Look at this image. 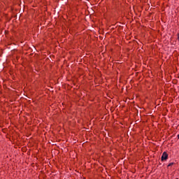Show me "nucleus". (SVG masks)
<instances>
[{
    "mask_svg": "<svg viewBox=\"0 0 179 179\" xmlns=\"http://www.w3.org/2000/svg\"><path fill=\"white\" fill-rule=\"evenodd\" d=\"M170 166H173V163H170L168 166L170 167Z\"/></svg>",
    "mask_w": 179,
    "mask_h": 179,
    "instance_id": "nucleus-3",
    "label": "nucleus"
},
{
    "mask_svg": "<svg viewBox=\"0 0 179 179\" xmlns=\"http://www.w3.org/2000/svg\"><path fill=\"white\" fill-rule=\"evenodd\" d=\"M178 138L179 139V134L178 135Z\"/></svg>",
    "mask_w": 179,
    "mask_h": 179,
    "instance_id": "nucleus-5",
    "label": "nucleus"
},
{
    "mask_svg": "<svg viewBox=\"0 0 179 179\" xmlns=\"http://www.w3.org/2000/svg\"><path fill=\"white\" fill-rule=\"evenodd\" d=\"M162 157H169V155L167 154V152H164L162 155Z\"/></svg>",
    "mask_w": 179,
    "mask_h": 179,
    "instance_id": "nucleus-1",
    "label": "nucleus"
},
{
    "mask_svg": "<svg viewBox=\"0 0 179 179\" xmlns=\"http://www.w3.org/2000/svg\"><path fill=\"white\" fill-rule=\"evenodd\" d=\"M167 157H162L161 158V160H162V162H164V161H166V160H167Z\"/></svg>",
    "mask_w": 179,
    "mask_h": 179,
    "instance_id": "nucleus-2",
    "label": "nucleus"
},
{
    "mask_svg": "<svg viewBox=\"0 0 179 179\" xmlns=\"http://www.w3.org/2000/svg\"><path fill=\"white\" fill-rule=\"evenodd\" d=\"M178 40L179 41V35H178Z\"/></svg>",
    "mask_w": 179,
    "mask_h": 179,
    "instance_id": "nucleus-4",
    "label": "nucleus"
},
{
    "mask_svg": "<svg viewBox=\"0 0 179 179\" xmlns=\"http://www.w3.org/2000/svg\"><path fill=\"white\" fill-rule=\"evenodd\" d=\"M176 179H178V178H176Z\"/></svg>",
    "mask_w": 179,
    "mask_h": 179,
    "instance_id": "nucleus-7",
    "label": "nucleus"
},
{
    "mask_svg": "<svg viewBox=\"0 0 179 179\" xmlns=\"http://www.w3.org/2000/svg\"><path fill=\"white\" fill-rule=\"evenodd\" d=\"M178 36H179V33L178 34Z\"/></svg>",
    "mask_w": 179,
    "mask_h": 179,
    "instance_id": "nucleus-6",
    "label": "nucleus"
}]
</instances>
